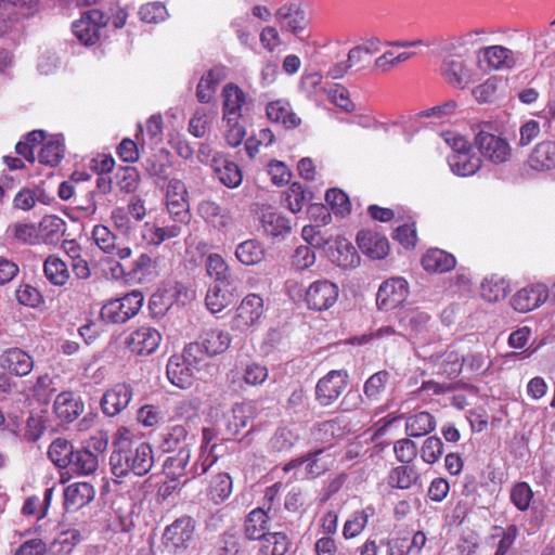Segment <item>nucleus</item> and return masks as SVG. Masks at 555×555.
<instances>
[{
    "instance_id": "1",
    "label": "nucleus",
    "mask_w": 555,
    "mask_h": 555,
    "mask_svg": "<svg viewBox=\"0 0 555 555\" xmlns=\"http://www.w3.org/2000/svg\"><path fill=\"white\" fill-rule=\"evenodd\" d=\"M154 454L147 442L133 441L129 437L118 436L113 442L109 456L112 474L117 478L146 475L153 467Z\"/></svg>"
},
{
    "instance_id": "2",
    "label": "nucleus",
    "mask_w": 555,
    "mask_h": 555,
    "mask_svg": "<svg viewBox=\"0 0 555 555\" xmlns=\"http://www.w3.org/2000/svg\"><path fill=\"white\" fill-rule=\"evenodd\" d=\"M142 304V293L133 291L121 298L113 299L105 304L101 309V318L111 323H125L139 312Z\"/></svg>"
},
{
    "instance_id": "3",
    "label": "nucleus",
    "mask_w": 555,
    "mask_h": 555,
    "mask_svg": "<svg viewBox=\"0 0 555 555\" xmlns=\"http://www.w3.org/2000/svg\"><path fill=\"white\" fill-rule=\"evenodd\" d=\"M109 16L98 9L89 10L73 23L72 29L76 38L85 46H93L100 39L101 28L107 26Z\"/></svg>"
},
{
    "instance_id": "4",
    "label": "nucleus",
    "mask_w": 555,
    "mask_h": 555,
    "mask_svg": "<svg viewBox=\"0 0 555 555\" xmlns=\"http://www.w3.org/2000/svg\"><path fill=\"white\" fill-rule=\"evenodd\" d=\"M475 145L486 159L496 165L508 162L512 156L507 140L485 129L476 133Z\"/></svg>"
},
{
    "instance_id": "5",
    "label": "nucleus",
    "mask_w": 555,
    "mask_h": 555,
    "mask_svg": "<svg viewBox=\"0 0 555 555\" xmlns=\"http://www.w3.org/2000/svg\"><path fill=\"white\" fill-rule=\"evenodd\" d=\"M195 531L194 520L190 516L177 518L167 526L164 532V543L176 554H181L189 548Z\"/></svg>"
},
{
    "instance_id": "6",
    "label": "nucleus",
    "mask_w": 555,
    "mask_h": 555,
    "mask_svg": "<svg viewBox=\"0 0 555 555\" xmlns=\"http://www.w3.org/2000/svg\"><path fill=\"white\" fill-rule=\"evenodd\" d=\"M348 374L344 370H334L319 379L315 386V398L322 406L336 401L347 387Z\"/></svg>"
},
{
    "instance_id": "7",
    "label": "nucleus",
    "mask_w": 555,
    "mask_h": 555,
    "mask_svg": "<svg viewBox=\"0 0 555 555\" xmlns=\"http://www.w3.org/2000/svg\"><path fill=\"white\" fill-rule=\"evenodd\" d=\"M409 295L408 282L402 278L385 281L378 288L376 305L378 309L389 311L401 306Z\"/></svg>"
},
{
    "instance_id": "8",
    "label": "nucleus",
    "mask_w": 555,
    "mask_h": 555,
    "mask_svg": "<svg viewBox=\"0 0 555 555\" xmlns=\"http://www.w3.org/2000/svg\"><path fill=\"white\" fill-rule=\"evenodd\" d=\"M338 286L328 280L313 282L306 292L305 300L310 309H330L338 299Z\"/></svg>"
},
{
    "instance_id": "9",
    "label": "nucleus",
    "mask_w": 555,
    "mask_h": 555,
    "mask_svg": "<svg viewBox=\"0 0 555 555\" xmlns=\"http://www.w3.org/2000/svg\"><path fill=\"white\" fill-rule=\"evenodd\" d=\"M186 188L178 179H171L167 185V208L176 222L188 223L190 221L189 204L185 199Z\"/></svg>"
},
{
    "instance_id": "10",
    "label": "nucleus",
    "mask_w": 555,
    "mask_h": 555,
    "mask_svg": "<svg viewBox=\"0 0 555 555\" xmlns=\"http://www.w3.org/2000/svg\"><path fill=\"white\" fill-rule=\"evenodd\" d=\"M160 340L162 336L157 330L143 326L132 332L127 338L126 344L132 353L149 356L157 349Z\"/></svg>"
},
{
    "instance_id": "11",
    "label": "nucleus",
    "mask_w": 555,
    "mask_h": 555,
    "mask_svg": "<svg viewBox=\"0 0 555 555\" xmlns=\"http://www.w3.org/2000/svg\"><path fill=\"white\" fill-rule=\"evenodd\" d=\"M133 396L132 387L126 383L116 384L101 399V408L105 415L115 416L125 410Z\"/></svg>"
},
{
    "instance_id": "12",
    "label": "nucleus",
    "mask_w": 555,
    "mask_h": 555,
    "mask_svg": "<svg viewBox=\"0 0 555 555\" xmlns=\"http://www.w3.org/2000/svg\"><path fill=\"white\" fill-rule=\"evenodd\" d=\"M548 296L545 285L535 284L519 289L511 299L512 307L521 313L529 312L542 305Z\"/></svg>"
},
{
    "instance_id": "13",
    "label": "nucleus",
    "mask_w": 555,
    "mask_h": 555,
    "mask_svg": "<svg viewBox=\"0 0 555 555\" xmlns=\"http://www.w3.org/2000/svg\"><path fill=\"white\" fill-rule=\"evenodd\" d=\"M262 314L263 299L257 294H249L238 306L234 324L241 331L247 330L255 325Z\"/></svg>"
},
{
    "instance_id": "14",
    "label": "nucleus",
    "mask_w": 555,
    "mask_h": 555,
    "mask_svg": "<svg viewBox=\"0 0 555 555\" xmlns=\"http://www.w3.org/2000/svg\"><path fill=\"white\" fill-rule=\"evenodd\" d=\"M441 74L453 87L464 89L472 82V76L461 55H449L443 60Z\"/></svg>"
},
{
    "instance_id": "15",
    "label": "nucleus",
    "mask_w": 555,
    "mask_h": 555,
    "mask_svg": "<svg viewBox=\"0 0 555 555\" xmlns=\"http://www.w3.org/2000/svg\"><path fill=\"white\" fill-rule=\"evenodd\" d=\"M258 414L257 404L254 401L235 403L227 417V430L231 435H237Z\"/></svg>"
},
{
    "instance_id": "16",
    "label": "nucleus",
    "mask_w": 555,
    "mask_h": 555,
    "mask_svg": "<svg viewBox=\"0 0 555 555\" xmlns=\"http://www.w3.org/2000/svg\"><path fill=\"white\" fill-rule=\"evenodd\" d=\"M0 365L16 376H25L31 372L34 360L26 351L11 348L1 354Z\"/></svg>"
},
{
    "instance_id": "17",
    "label": "nucleus",
    "mask_w": 555,
    "mask_h": 555,
    "mask_svg": "<svg viewBox=\"0 0 555 555\" xmlns=\"http://www.w3.org/2000/svg\"><path fill=\"white\" fill-rule=\"evenodd\" d=\"M198 215L216 229H224L231 222L230 211L212 199H203L197 206Z\"/></svg>"
},
{
    "instance_id": "18",
    "label": "nucleus",
    "mask_w": 555,
    "mask_h": 555,
    "mask_svg": "<svg viewBox=\"0 0 555 555\" xmlns=\"http://www.w3.org/2000/svg\"><path fill=\"white\" fill-rule=\"evenodd\" d=\"M194 367L189 365L182 357L173 354L167 363V376L172 385L179 388H188L193 383Z\"/></svg>"
},
{
    "instance_id": "19",
    "label": "nucleus",
    "mask_w": 555,
    "mask_h": 555,
    "mask_svg": "<svg viewBox=\"0 0 555 555\" xmlns=\"http://www.w3.org/2000/svg\"><path fill=\"white\" fill-rule=\"evenodd\" d=\"M56 416L66 422H74L83 411V403L70 391H64L56 396L54 401Z\"/></svg>"
},
{
    "instance_id": "20",
    "label": "nucleus",
    "mask_w": 555,
    "mask_h": 555,
    "mask_svg": "<svg viewBox=\"0 0 555 555\" xmlns=\"http://www.w3.org/2000/svg\"><path fill=\"white\" fill-rule=\"evenodd\" d=\"M275 17L282 30H287L293 34L302 31L307 26L306 14L296 4L280 8L275 13Z\"/></svg>"
},
{
    "instance_id": "21",
    "label": "nucleus",
    "mask_w": 555,
    "mask_h": 555,
    "mask_svg": "<svg viewBox=\"0 0 555 555\" xmlns=\"http://www.w3.org/2000/svg\"><path fill=\"white\" fill-rule=\"evenodd\" d=\"M359 248L373 259H383L388 255L389 243L376 233L360 231L357 235Z\"/></svg>"
},
{
    "instance_id": "22",
    "label": "nucleus",
    "mask_w": 555,
    "mask_h": 555,
    "mask_svg": "<svg viewBox=\"0 0 555 555\" xmlns=\"http://www.w3.org/2000/svg\"><path fill=\"white\" fill-rule=\"evenodd\" d=\"M99 462L100 460L90 450L81 446L74 450L66 469L76 476H89L98 470Z\"/></svg>"
},
{
    "instance_id": "23",
    "label": "nucleus",
    "mask_w": 555,
    "mask_h": 555,
    "mask_svg": "<svg viewBox=\"0 0 555 555\" xmlns=\"http://www.w3.org/2000/svg\"><path fill=\"white\" fill-rule=\"evenodd\" d=\"M39 243L57 244L66 232V222L55 216H44L38 224Z\"/></svg>"
},
{
    "instance_id": "24",
    "label": "nucleus",
    "mask_w": 555,
    "mask_h": 555,
    "mask_svg": "<svg viewBox=\"0 0 555 555\" xmlns=\"http://www.w3.org/2000/svg\"><path fill=\"white\" fill-rule=\"evenodd\" d=\"M528 165L537 171L555 168V141H543L535 145L528 158Z\"/></svg>"
},
{
    "instance_id": "25",
    "label": "nucleus",
    "mask_w": 555,
    "mask_h": 555,
    "mask_svg": "<svg viewBox=\"0 0 555 555\" xmlns=\"http://www.w3.org/2000/svg\"><path fill=\"white\" fill-rule=\"evenodd\" d=\"M95 491L89 482H76L64 491V504L67 509H78L86 506L94 498Z\"/></svg>"
},
{
    "instance_id": "26",
    "label": "nucleus",
    "mask_w": 555,
    "mask_h": 555,
    "mask_svg": "<svg viewBox=\"0 0 555 555\" xmlns=\"http://www.w3.org/2000/svg\"><path fill=\"white\" fill-rule=\"evenodd\" d=\"M260 221L263 230L272 236H284L292 230L291 221L271 207L262 209Z\"/></svg>"
},
{
    "instance_id": "27",
    "label": "nucleus",
    "mask_w": 555,
    "mask_h": 555,
    "mask_svg": "<svg viewBox=\"0 0 555 555\" xmlns=\"http://www.w3.org/2000/svg\"><path fill=\"white\" fill-rule=\"evenodd\" d=\"M422 264L428 272H448L451 271L456 260L452 254L439 248L429 249L422 258Z\"/></svg>"
},
{
    "instance_id": "28",
    "label": "nucleus",
    "mask_w": 555,
    "mask_h": 555,
    "mask_svg": "<svg viewBox=\"0 0 555 555\" xmlns=\"http://www.w3.org/2000/svg\"><path fill=\"white\" fill-rule=\"evenodd\" d=\"M201 341L209 357L224 352L231 345V335L222 330L211 328L202 334Z\"/></svg>"
},
{
    "instance_id": "29",
    "label": "nucleus",
    "mask_w": 555,
    "mask_h": 555,
    "mask_svg": "<svg viewBox=\"0 0 555 555\" xmlns=\"http://www.w3.org/2000/svg\"><path fill=\"white\" fill-rule=\"evenodd\" d=\"M448 163L452 172L461 177L473 176L481 167L480 157L472 155L470 151L449 155Z\"/></svg>"
},
{
    "instance_id": "30",
    "label": "nucleus",
    "mask_w": 555,
    "mask_h": 555,
    "mask_svg": "<svg viewBox=\"0 0 555 555\" xmlns=\"http://www.w3.org/2000/svg\"><path fill=\"white\" fill-rule=\"evenodd\" d=\"M234 286H225L217 283L210 286L207 291L205 302L207 308L212 313L222 311L225 307L233 301Z\"/></svg>"
},
{
    "instance_id": "31",
    "label": "nucleus",
    "mask_w": 555,
    "mask_h": 555,
    "mask_svg": "<svg viewBox=\"0 0 555 555\" xmlns=\"http://www.w3.org/2000/svg\"><path fill=\"white\" fill-rule=\"evenodd\" d=\"M267 116L273 122H281L287 129L299 126L300 118L291 109L287 102L278 100L267 106Z\"/></svg>"
},
{
    "instance_id": "32",
    "label": "nucleus",
    "mask_w": 555,
    "mask_h": 555,
    "mask_svg": "<svg viewBox=\"0 0 555 555\" xmlns=\"http://www.w3.org/2000/svg\"><path fill=\"white\" fill-rule=\"evenodd\" d=\"M268 512H264L262 508L253 509L245 519L244 530L245 535L249 540H262L267 532V524L270 518Z\"/></svg>"
},
{
    "instance_id": "33",
    "label": "nucleus",
    "mask_w": 555,
    "mask_h": 555,
    "mask_svg": "<svg viewBox=\"0 0 555 555\" xmlns=\"http://www.w3.org/2000/svg\"><path fill=\"white\" fill-rule=\"evenodd\" d=\"M436 428L435 417L426 411L410 415L405 421L408 436L418 438L431 433Z\"/></svg>"
},
{
    "instance_id": "34",
    "label": "nucleus",
    "mask_w": 555,
    "mask_h": 555,
    "mask_svg": "<svg viewBox=\"0 0 555 555\" xmlns=\"http://www.w3.org/2000/svg\"><path fill=\"white\" fill-rule=\"evenodd\" d=\"M483 60L493 69L512 68L515 65L514 53L502 46H492L480 51Z\"/></svg>"
},
{
    "instance_id": "35",
    "label": "nucleus",
    "mask_w": 555,
    "mask_h": 555,
    "mask_svg": "<svg viewBox=\"0 0 555 555\" xmlns=\"http://www.w3.org/2000/svg\"><path fill=\"white\" fill-rule=\"evenodd\" d=\"M434 365L437 374L455 378L464 367V361L463 357L456 351L451 350L438 356L434 361Z\"/></svg>"
},
{
    "instance_id": "36",
    "label": "nucleus",
    "mask_w": 555,
    "mask_h": 555,
    "mask_svg": "<svg viewBox=\"0 0 555 555\" xmlns=\"http://www.w3.org/2000/svg\"><path fill=\"white\" fill-rule=\"evenodd\" d=\"M420 475L413 465H400L392 468L388 475V485L391 488L408 490L417 483Z\"/></svg>"
},
{
    "instance_id": "37",
    "label": "nucleus",
    "mask_w": 555,
    "mask_h": 555,
    "mask_svg": "<svg viewBox=\"0 0 555 555\" xmlns=\"http://www.w3.org/2000/svg\"><path fill=\"white\" fill-rule=\"evenodd\" d=\"M430 317L418 309H406L401 312L400 325L411 334H420L427 330Z\"/></svg>"
},
{
    "instance_id": "38",
    "label": "nucleus",
    "mask_w": 555,
    "mask_h": 555,
    "mask_svg": "<svg viewBox=\"0 0 555 555\" xmlns=\"http://www.w3.org/2000/svg\"><path fill=\"white\" fill-rule=\"evenodd\" d=\"M206 271L216 282L232 286L233 280L228 263L219 254H210L206 259Z\"/></svg>"
},
{
    "instance_id": "39",
    "label": "nucleus",
    "mask_w": 555,
    "mask_h": 555,
    "mask_svg": "<svg viewBox=\"0 0 555 555\" xmlns=\"http://www.w3.org/2000/svg\"><path fill=\"white\" fill-rule=\"evenodd\" d=\"M75 448L73 443L65 438H56L49 447L48 455L52 463L59 468H66L70 463Z\"/></svg>"
},
{
    "instance_id": "40",
    "label": "nucleus",
    "mask_w": 555,
    "mask_h": 555,
    "mask_svg": "<svg viewBox=\"0 0 555 555\" xmlns=\"http://www.w3.org/2000/svg\"><path fill=\"white\" fill-rule=\"evenodd\" d=\"M43 271L48 281L57 286H63L69 279L66 263L55 256H49L46 259Z\"/></svg>"
},
{
    "instance_id": "41",
    "label": "nucleus",
    "mask_w": 555,
    "mask_h": 555,
    "mask_svg": "<svg viewBox=\"0 0 555 555\" xmlns=\"http://www.w3.org/2000/svg\"><path fill=\"white\" fill-rule=\"evenodd\" d=\"M291 546V540L283 532H269L261 540L262 555H285Z\"/></svg>"
},
{
    "instance_id": "42",
    "label": "nucleus",
    "mask_w": 555,
    "mask_h": 555,
    "mask_svg": "<svg viewBox=\"0 0 555 555\" xmlns=\"http://www.w3.org/2000/svg\"><path fill=\"white\" fill-rule=\"evenodd\" d=\"M224 118L236 115L245 103V93L236 85L228 83L222 90Z\"/></svg>"
},
{
    "instance_id": "43",
    "label": "nucleus",
    "mask_w": 555,
    "mask_h": 555,
    "mask_svg": "<svg viewBox=\"0 0 555 555\" xmlns=\"http://www.w3.org/2000/svg\"><path fill=\"white\" fill-rule=\"evenodd\" d=\"M235 256L243 264L253 266L263 259L264 249L259 242L248 240L238 244L235 250Z\"/></svg>"
},
{
    "instance_id": "44",
    "label": "nucleus",
    "mask_w": 555,
    "mask_h": 555,
    "mask_svg": "<svg viewBox=\"0 0 555 555\" xmlns=\"http://www.w3.org/2000/svg\"><path fill=\"white\" fill-rule=\"evenodd\" d=\"M168 153L165 150H160L158 154H155L143 162L145 171L150 177L156 178L158 181H169L168 170L170 168L169 162L165 160Z\"/></svg>"
},
{
    "instance_id": "45",
    "label": "nucleus",
    "mask_w": 555,
    "mask_h": 555,
    "mask_svg": "<svg viewBox=\"0 0 555 555\" xmlns=\"http://www.w3.org/2000/svg\"><path fill=\"white\" fill-rule=\"evenodd\" d=\"M215 172L219 181L227 188L234 189L242 183V170L234 162L223 160L215 167Z\"/></svg>"
},
{
    "instance_id": "46",
    "label": "nucleus",
    "mask_w": 555,
    "mask_h": 555,
    "mask_svg": "<svg viewBox=\"0 0 555 555\" xmlns=\"http://www.w3.org/2000/svg\"><path fill=\"white\" fill-rule=\"evenodd\" d=\"M227 77L225 67L216 66L211 68L205 77H202L196 90V96L199 102L208 103L210 101V93L204 92V85L207 83L208 90H215L216 87Z\"/></svg>"
},
{
    "instance_id": "47",
    "label": "nucleus",
    "mask_w": 555,
    "mask_h": 555,
    "mask_svg": "<svg viewBox=\"0 0 555 555\" xmlns=\"http://www.w3.org/2000/svg\"><path fill=\"white\" fill-rule=\"evenodd\" d=\"M64 144L59 137L52 139L43 144L41 147L38 159L41 164L56 166L64 157Z\"/></svg>"
},
{
    "instance_id": "48",
    "label": "nucleus",
    "mask_w": 555,
    "mask_h": 555,
    "mask_svg": "<svg viewBox=\"0 0 555 555\" xmlns=\"http://www.w3.org/2000/svg\"><path fill=\"white\" fill-rule=\"evenodd\" d=\"M333 260L341 268H356L360 263V257L352 244L347 241L337 243L336 253L333 255Z\"/></svg>"
},
{
    "instance_id": "49",
    "label": "nucleus",
    "mask_w": 555,
    "mask_h": 555,
    "mask_svg": "<svg viewBox=\"0 0 555 555\" xmlns=\"http://www.w3.org/2000/svg\"><path fill=\"white\" fill-rule=\"evenodd\" d=\"M144 228L143 237L153 245H159L168 238L177 237L181 232L179 225L160 228L146 223Z\"/></svg>"
},
{
    "instance_id": "50",
    "label": "nucleus",
    "mask_w": 555,
    "mask_h": 555,
    "mask_svg": "<svg viewBox=\"0 0 555 555\" xmlns=\"http://www.w3.org/2000/svg\"><path fill=\"white\" fill-rule=\"evenodd\" d=\"M8 232H11L13 237L28 245L39 244V232L38 227L34 223H14L9 227Z\"/></svg>"
},
{
    "instance_id": "51",
    "label": "nucleus",
    "mask_w": 555,
    "mask_h": 555,
    "mask_svg": "<svg viewBox=\"0 0 555 555\" xmlns=\"http://www.w3.org/2000/svg\"><path fill=\"white\" fill-rule=\"evenodd\" d=\"M480 294L483 299L495 302L505 298L506 285L504 280L485 279L481 283Z\"/></svg>"
},
{
    "instance_id": "52",
    "label": "nucleus",
    "mask_w": 555,
    "mask_h": 555,
    "mask_svg": "<svg viewBox=\"0 0 555 555\" xmlns=\"http://www.w3.org/2000/svg\"><path fill=\"white\" fill-rule=\"evenodd\" d=\"M117 185L121 192L132 193L140 184V175L137 168L131 166L121 167L117 175Z\"/></svg>"
},
{
    "instance_id": "53",
    "label": "nucleus",
    "mask_w": 555,
    "mask_h": 555,
    "mask_svg": "<svg viewBox=\"0 0 555 555\" xmlns=\"http://www.w3.org/2000/svg\"><path fill=\"white\" fill-rule=\"evenodd\" d=\"M532 498V489L525 481L517 482L511 490V501L521 512L529 508Z\"/></svg>"
},
{
    "instance_id": "54",
    "label": "nucleus",
    "mask_w": 555,
    "mask_h": 555,
    "mask_svg": "<svg viewBox=\"0 0 555 555\" xmlns=\"http://www.w3.org/2000/svg\"><path fill=\"white\" fill-rule=\"evenodd\" d=\"M388 379L389 373L384 370L370 376L363 387L365 397L370 400H377L380 392L385 389Z\"/></svg>"
},
{
    "instance_id": "55",
    "label": "nucleus",
    "mask_w": 555,
    "mask_h": 555,
    "mask_svg": "<svg viewBox=\"0 0 555 555\" xmlns=\"http://www.w3.org/2000/svg\"><path fill=\"white\" fill-rule=\"evenodd\" d=\"M325 201L335 214L344 216L350 212L349 197L339 189H330L325 193Z\"/></svg>"
},
{
    "instance_id": "56",
    "label": "nucleus",
    "mask_w": 555,
    "mask_h": 555,
    "mask_svg": "<svg viewBox=\"0 0 555 555\" xmlns=\"http://www.w3.org/2000/svg\"><path fill=\"white\" fill-rule=\"evenodd\" d=\"M92 237L95 244L104 253L111 254L116 248V235L105 225L98 224L93 228Z\"/></svg>"
},
{
    "instance_id": "57",
    "label": "nucleus",
    "mask_w": 555,
    "mask_h": 555,
    "mask_svg": "<svg viewBox=\"0 0 555 555\" xmlns=\"http://www.w3.org/2000/svg\"><path fill=\"white\" fill-rule=\"evenodd\" d=\"M393 452L396 454V459L400 463L410 465V463L417 456L418 450L414 441L409 438H403L395 442Z\"/></svg>"
},
{
    "instance_id": "58",
    "label": "nucleus",
    "mask_w": 555,
    "mask_h": 555,
    "mask_svg": "<svg viewBox=\"0 0 555 555\" xmlns=\"http://www.w3.org/2000/svg\"><path fill=\"white\" fill-rule=\"evenodd\" d=\"M324 450L320 449L305 456V463H307L306 470L311 478L320 476L330 467V462L326 461L324 456H322Z\"/></svg>"
},
{
    "instance_id": "59",
    "label": "nucleus",
    "mask_w": 555,
    "mask_h": 555,
    "mask_svg": "<svg viewBox=\"0 0 555 555\" xmlns=\"http://www.w3.org/2000/svg\"><path fill=\"white\" fill-rule=\"evenodd\" d=\"M443 453V443L439 437H428L421 449V456L428 464L436 463Z\"/></svg>"
},
{
    "instance_id": "60",
    "label": "nucleus",
    "mask_w": 555,
    "mask_h": 555,
    "mask_svg": "<svg viewBox=\"0 0 555 555\" xmlns=\"http://www.w3.org/2000/svg\"><path fill=\"white\" fill-rule=\"evenodd\" d=\"M139 15L145 23H159L166 20L168 12L162 2H152L142 5Z\"/></svg>"
},
{
    "instance_id": "61",
    "label": "nucleus",
    "mask_w": 555,
    "mask_h": 555,
    "mask_svg": "<svg viewBox=\"0 0 555 555\" xmlns=\"http://www.w3.org/2000/svg\"><path fill=\"white\" fill-rule=\"evenodd\" d=\"M232 491L231 477L225 473L217 474L210 482V493L214 499L225 500Z\"/></svg>"
},
{
    "instance_id": "62",
    "label": "nucleus",
    "mask_w": 555,
    "mask_h": 555,
    "mask_svg": "<svg viewBox=\"0 0 555 555\" xmlns=\"http://www.w3.org/2000/svg\"><path fill=\"white\" fill-rule=\"evenodd\" d=\"M109 437L108 434L104 430H98L90 438L83 440L81 446L85 449L90 450L96 459H100L103 455L108 447Z\"/></svg>"
},
{
    "instance_id": "63",
    "label": "nucleus",
    "mask_w": 555,
    "mask_h": 555,
    "mask_svg": "<svg viewBox=\"0 0 555 555\" xmlns=\"http://www.w3.org/2000/svg\"><path fill=\"white\" fill-rule=\"evenodd\" d=\"M306 199V192L299 182H294L285 194L286 206L293 214L302 209Z\"/></svg>"
},
{
    "instance_id": "64",
    "label": "nucleus",
    "mask_w": 555,
    "mask_h": 555,
    "mask_svg": "<svg viewBox=\"0 0 555 555\" xmlns=\"http://www.w3.org/2000/svg\"><path fill=\"white\" fill-rule=\"evenodd\" d=\"M190 460V450L181 448L177 455L168 457L165 462V468L173 477L178 478L182 475Z\"/></svg>"
}]
</instances>
